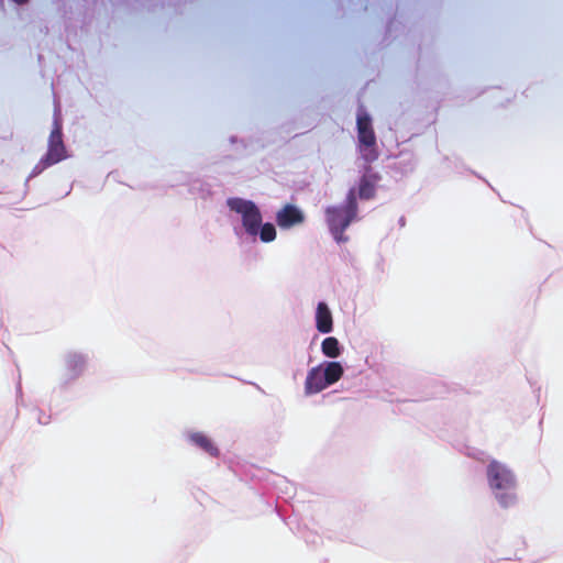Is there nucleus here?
<instances>
[{"label":"nucleus","mask_w":563,"mask_h":563,"mask_svg":"<svg viewBox=\"0 0 563 563\" xmlns=\"http://www.w3.org/2000/svg\"><path fill=\"white\" fill-rule=\"evenodd\" d=\"M357 216V200L355 190L347 192L344 206H333L325 209V218L329 229L339 243L346 242L345 230Z\"/></svg>","instance_id":"obj_1"},{"label":"nucleus","mask_w":563,"mask_h":563,"mask_svg":"<svg viewBox=\"0 0 563 563\" xmlns=\"http://www.w3.org/2000/svg\"><path fill=\"white\" fill-rule=\"evenodd\" d=\"M487 479L503 507H510L515 504L516 479L510 470L497 461H492L487 466Z\"/></svg>","instance_id":"obj_2"},{"label":"nucleus","mask_w":563,"mask_h":563,"mask_svg":"<svg viewBox=\"0 0 563 563\" xmlns=\"http://www.w3.org/2000/svg\"><path fill=\"white\" fill-rule=\"evenodd\" d=\"M358 150L366 163H372L378 158L376 147V135L372 125L371 117L362 111L356 119Z\"/></svg>","instance_id":"obj_3"},{"label":"nucleus","mask_w":563,"mask_h":563,"mask_svg":"<svg viewBox=\"0 0 563 563\" xmlns=\"http://www.w3.org/2000/svg\"><path fill=\"white\" fill-rule=\"evenodd\" d=\"M227 205L230 210L241 214L245 231L250 235H257L262 224V214L258 207L253 201L242 198H229Z\"/></svg>","instance_id":"obj_4"},{"label":"nucleus","mask_w":563,"mask_h":563,"mask_svg":"<svg viewBox=\"0 0 563 563\" xmlns=\"http://www.w3.org/2000/svg\"><path fill=\"white\" fill-rule=\"evenodd\" d=\"M66 157L67 152L63 142L62 125L58 121H55L54 128L48 137L47 152L35 166V169L37 172H42L45 168L62 162Z\"/></svg>","instance_id":"obj_5"},{"label":"nucleus","mask_w":563,"mask_h":563,"mask_svg":"<svg viewBox=\"0 0 563 563\" xmlns=\"http://www.w3.org/2000/svg\"><path fill=\"white\" fill-rule=\"evenodd\" d=\"M303 221V212L294 205H286L276 213V223L280 229H290Z\"/></svg>","instance_id":"obj_6"},{"label":"nucleus","mask_w":563,"mask_h":563,"mask_svg":"<svg viewBox=\"0 0 563 563\" xmlns=\"http://www.w3.org/2000/svg\"><path fill=\"white\" fill-rule=\"evenodd\" d=\"M379 179V175L372 172L371 167H367L364 175L360 179L358 197L363 200L373 199L375 197L376 185Z\"/></svg>","instance_id":"obj_7"},{"label":"nucleus","mask_w":563,"mask_h":563,"mask_svg":"<svg viewBox=\"0 0 563 563\" xmlns=\"http://www.w3.org/2000/svg\"><path fill=\"white\" fill-rule=\"evenodd\" d=\"M329 385L324 382V376L321 366L312 367L306 377L305 393L307 395H313L322 391Z\"/></svg>","instance_id":"obj_8"},{"label":"nucleus","mask_w":563,"mask_h":563,"mask_svg":"<svg viewBox=\"0 0 563 563\" xmlns=\"http://www.w3.org/2000/svg\"><path fill=\"white\" fill-rule=\"evenodd\" d=\"M316 327L321 333H329L333 329L331 311L325 302H319L316 311Z\"/></svg>","instance_id":"obj_9"},{"label":"nucleus","mask_w":563,"mask_h":563,"mask_svg":"<svg viewBox=\"0 0 563 563\" xmlns=\"http://www.w3.org/2000/svg\"><path fill=\"white\" fill-rule=\"evenodd\" d=\"M189 440L206 453L211 456L217 457L219 455V449L213 444V442L202 432H194L189 435Z\"/></svg>","instance_id":"obj_10"},{"label":"nucleus","mask_w":563,"mask_h":563,"mask_svg":"<svg viewBox=\"0 0 563 563\" xmlns=\"http://www.w3.org/2000/svg\"><path fill=\"white\" fill-rule=\"evenodd\" d=\"M322 373L324 382L330 386L341 379L344 371L339 362H329L325 364V367L322 368Z\"/></svg>","instance_id":"obj_11"},{"label":"nucleus","mask_w":563,"mask_h":563,"mask_svg":"<svg viewBox=\"0 0 563 563\" xmlns=\"http://www.w3.org/2000/svg\"><path fill=\"white\" fill-rule=\"evenodd\" d=\"M322 353L330 358H335L341 354L340 343L336 338L328 336L321 343Z\"/></svg>","instance_id":"obj_12"},{"label":"nucleus","mask_w":563,"mask_h":563,"mask_svg":"<svg viewBox=\"0 0 563 563\" xmlns=\"http://www.w3.org/2000/svg\"><path fill=\"white\" fill-rule=\"evenodd\" d=\"M262 242L268 243L276 239V229L272 223L261 224L258 233Z\"/></svg>","instance_id":"obj_13"},{"label":"nucleus","mask_w":563,"mask_h":563,"mask_svg":"<svg viewBox=\"0 0 563 563\" xmlns=\"http://www.w3.org/2000/svg\"><path fill=\"white\" fill-rule=\"evenodd\" d=\"M84 364V360L79 355H74L69 357L68 365L73 368H76L77 366H81Z\"/></svg>","instance_id":"obj_14"}]
</instances>
